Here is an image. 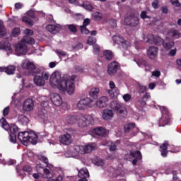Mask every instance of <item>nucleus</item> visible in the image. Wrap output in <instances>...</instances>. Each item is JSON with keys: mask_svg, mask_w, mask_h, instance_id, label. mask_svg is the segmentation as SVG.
<instances>
[{"mask_svg": "<svg viewBox=\"0 0 181 181\" xmlns=\"http://www.w3.org/2000/svg\"><path fill=\"white\" fill-rule=\"evenodd\" d=\"M10 141L13 143L15 144L16 142V134H10Z\"/></svg>", "mask_w": 181, "mask_h": 181, "instance_id": "0e129e2a", "label": "nucleus"}, {"mask_svg": "<svg viewBox=\"0 0 181 181\" xmlns=\"http://www.w3.org/2000/svg\"><path fill=\"white\" fill-rule=\"evenodd\" d=\"M140 16H141V19H146L148 18H150L149 16H148L146 15V11H142Z\"/></svg>", "mask_w": 181, "mask_h": 181, "instance_id": "338daca9", "label": "nucleus"}, {"mask_svg": "<svg viewBox=\"0 0 181 181\" xmlns=\"http://www.w3.org/2000/svg\"><path fill=\"white\" fill-rule=\"evenodd\" d=\"M59 141L63 145H70L73 142V138H71V134L66 133L65 134L61 135L59 136Z\"/></svg>", "mask_w": 181, "mask_h": 181, "instance_id": "2eb2a0df", "label": "nucleus"}, {"mask_svg": "<svg viewBox=\"0 0 181 181\" xmlns=\"http://www.w3.org/2000/svg\"><path fill=\"white\" fill-rule=\"evenodd\" d=\"M152 76L154 77H160V71H154L152 72Z\"/></svg>", "mask_w": 181, "mask_h": 181, "instance_id": "774afa93", "label": "nucleus"}, {"mask_svg": "<svg viewBox=\"0 0 181 181\" xmlns=\"http://www.w3.org/2000/svg\"><path fill=\"white\" fill-rule=\"evenodd\" d=\"M84 153H90L92 151H95V146L88 144L87 146H83Z\"/></svg>", "mask_w": 181, "mask_h": 181, "instance_id": "473e14b6", "label": "nucleus"}, {"mask_svg": "<svg viewBox=\"0 0 181 181\" xmlns=\"http://www.w3.org/2000/svg\"><path fill=\"white\" fill-rule=\"evenodd\" d=\"M110 151L111 152H114V151H117V144H115V143H111L110 146Z\"/></svg>", "mask_w": 181, "mask_h": 181, "instance_id": "bf43d9fd", "label": "nucleus"}, {"mask_svg": "<svg viewBox=\"0 0 181 181\" xmlns=\"http://www.w3.org/2000/svg\"><path fill=\"white\" fill-rule=\"evenodd\" d=\"M40 169H42V170L44 172L43 177H45V179H52V177H53V176H54L53 171H52L49 169L45 168V167H43V165L42 163L37 164L36 170L38 172H40Z\"/></svg>", "mask_w": 181, "mask_h": 181, "instance_id": "f8f14e48", "label": "nucleus"}, {"mask_svg": "<svg viewBox=\"0 0 181 181\" xmlns=\"http://www.w3.org/2000/svg\"><path fill=\"white\" fill-rule=\"evenodd\" d=\"M107 104H108V98L106 96H102L96 101L98 108H105Z\"/></svg>", "mask_w": 181, "mask_h": 181, "instance_id": "a211bd4d", "label": "nucleus"}, {"mask_svg": "<svg viewBox=\"0 0 181 181\" xmlns=\"http://www.w3.org/2000/svg\"><path fill=\"white\" fill-rule=\"evenodd\" d=\"M136 64L139 66V67H146V66H149V64L146 62L144 59H139L138 62H136Z\"/></svg>", "mask_w": 181, "mask_h": 181, "instance_id": "79ce46f5", "label": "nucleus"}, {"mask_svg": "<svg viewBox=\"0 0 181 181\" xmlns=\"http://www.w3.org/2000/svg\"><path fill=\"white\" fill-rule=\"evenodd\" d=\"M78 177H90V174L88 173V170L87 168H81L78 171Z\"/></svg>", "mask_w": 181, "mask_h": 181, "instance_id": "c756f323", "label": "nucleus"}, {"mask_svg": "<svg viewBox=\"0 0 181 181\" xmlns=\"http://www.w3.org/2000/svg\"><path fill=\"white\" fill-rule=\"evenodd\" d=\"M110 108L116 112L117 115H121L127 112V108L122 104L117 101H112L110 103Z\"/></svg>", "mask_w": 181, "mask_h": 181, "instance_id": "1a4fd4ad", "label": "nucleus"}, {"mask_svg": "<svg viewBox=\"0 0 181 181\" xmlns=\"http://www.w3.org/2000/svg\"><path fill=\"white\" fill-rule=\"evenodd\" d=\"M168 146H169V143L166 141H164L163 144L160 146L161 156H163V158L168 156Z\"/></svg>", "mask_w": 181, "mask_h": 181, "instance_id": "5701e85b", "label": "nucleus"}, {"mask_svg": "<svg viewBox=\"0 0 181 181\" xmlns=\"http://www.w3.org/2000/svg\"><path fill=\"white\" fill-rule=\"evenodd\" d=\"M67 28L72 33H77V27L74 24L67 25Z\"/></svg>", "mask_w": 181, "mask_h": 181, "instance_id": "c03bdc74", "label": "nucleus"}, {"mask_svg": "<svg viewBox=\"0 0 181 181\" xmlns=\"http://www.w3.org/2000/svg\"><path fill=\"white\" fill-rule=\"evenodd\" d=\"M169 36H171V37H173V39H179L180 37V35L179 34V31L177 30H170L168 33Z\"/></svg>", "mask_w": 181, "mask_h": 181, "instance_id": "72a5a7b5", "label": "nucleus"}, {"mask_svg": "<svg viewBox=\"0 0 181 181\" xmlns=\"http://www.w3.org/2000/svg\"><path fill=\"white\" fill-rule=\"evenodd\" d=\"M33 107H35L33 100L28 98L24 101L23 110L26 112H30L31 111H33Z\"/></svg>", "mask_w": 181, "mask_h": 181, "instance_id": "4468645a", "label": "nucleus"}, {"mask_svg": "<svg viewBox=\"0 0 181 181\" xmlns=\"http://www.w3.org/2000/svg\"><path fill=\"white\" fill-rule=\"evenodd\" d=\"M134 128H135V124H134V123L125 124L124 125V132H131V131H132V129H134Z\"/></svg>", "mask_w": 181, "mask_h": 181, "instance_id": "58836bf2", "label": "nucleus"}, {"mask_svg": "<svg viewBox=\"0 0 181 181\" xmlns=\"http://www.w3.org/2000/svg\"><path fill=\"white\" fill-rule=\"evenodd\" d=\"M103 57L107 60V62H110V60H112L114 54H112V52L110 50H105L103 51Z\"/></svg>", "mask_w": 181, "mask_h": 181, "instance_id": "cd10ccee", "label": "nucleus"}, {"mask_svg": "<svg viewBox=\"0 0 181 181\" xmlns=\"http://www.w3.org/2000/svg\"><path fill=\"white\" fill-rule=\"evenodd\" d=\"M132 96L130 94H125L123 95V100L127 103V101H129V100H131Z\"/></svg>", "mask_w": 181, "mask_h": 181, "instance_id": "e2e57ef3", "label": "nucleus"}, {"mask_svg": "<svg viewBox=\"0 0 181 181\" xmlns=\"http://www.w3.org/2000/svg\"><path fill=\"white\" fill-rule=\"evenodd\" d=\"M93 134L98 136H107V129L104 127H98L93 129Z\"/></svg>", "mask_w": 181, "mask_h": 181, "instance_id": "aec40b11", "label": "nucleus"}, {"mask_svg": "<svg viewBox=\"0 0 181 181\" xmlns=\"http://www.w3.org/2000/svg\"><path fill=\"white\" fill-rule=\"evenodd\" d=\"M124 22L131 28H136L139 25V18L135 14L130 13L124 18Z\"/></svg>", "mask_w": 181, "mask_h": 181, "instance_id": "9d476101", "label": "nucleus"}, {"mask_svg": "<svg viewBox=\"0 0 181 181\" xmlns=\"http://www.w3.org/2000/svg\"><path fill=\"white\" fill-rule=\"evenodd\" d=\"M148 56L149 59H153L158 56V48L156 47H150L148 50Z\"/></svg>", "mask_w": 181, "mask_h": 181, "instance_id": "412c9836", "label": "nucleus"}, {"mask_svg": "<svg viewBox=\"0 0 181 181\" xmlns=\"http://www.w3.org/2000/svg\"><path fill=\"white\" fill-rule=\"evenodd\" d=\"M26 43L28 45H34L35 39L30 37H24L21 41H20L16 45V53L18 56H21L22 54H26L28 52V47H26Z\"/></svg>", "mask_w": 181, "mask_h": 181, "instance_id": "f03ea898", "label": "nucleus"}, {"mask_svg": "<svg viewBox=\"0 0 181 181\" xmlns=\"http://www.w3.org/2000/svg\"><path fill=\"white\" fill-rule=\"evenodd\" d=\"M20 33H21V29L19 28H13L12 31V36H13V37H16L18 35H20Z\"/></svg>", "mask_w": 181, "mask_h": 181, "instance_id": "8fccbe9b", "label": "nucleus"}, {"mask_svg": "<svg viewBox=\"0 0 181 181\" xmlns=\"http://www.w3.org/2000/svg\"><path fill=\"white\" fill-rule=\"evenodd\" d=\"M25 35H26V37H29V36H32L33 35V30H29V29H25L24 30Z\"/></svg>", "mask_w": 181, "mask_h": 181, "instance_id": "6e6d98bb", "label": "nucleus"}, {"mask_svg": "<svg viewBox=\"0 0 181 181\" xmlns=\"http://www.w3.org/2000/svg\"><path fill=\"white\" fill-rule=\"evenodd\" d=\"M87 43L88 45H90V46H93V45L97 43V39H95V37H88Z\"/></svg>", "mask_w": 181, "mask_h": 181, "instance_id": "a18cd8bd", "label": "nucleus"}, {"mask_svg": "<svg viewBox=\"0 0 181 181\" xmlns=\"http://www.w3.org/2000/svg\"><path fill=\"white\" fill-rule=\"evenodd\" d=\"M102 118L105 121H109V119L114 118V111L110 109L103 110L102 112Z\"/></svg>", "mask_w": 181, "mask_h": 181, "instance_id": "f3484780", "label": "nucleus"}, {"mask_svg": "<svg viewBox=\"0 0 181 181\" xmlns=\"http://www.w3.org/2000/svg\"><path fill=\"white\" fill-rule=\"evenodd\" d=\"M98 94H100V88H92L89 91V95L92 97V98H97Z\"/></svg>", "mask_w": 181, "mask_h": 181, "instance_id": "c85d7f7f", "label": "nucleus"}, {"mask_svg": "<svg viewBox=\"0 0 181 181\" xmlns=\"http://www.w3.org/2000/svg\"><path fill=\"white\" fill-rule=\"evenodd\" d=\"M172 5L177 6V8L180 7L181 4L179 3V0H170Z\"/></svg>", "mask_w": 181, "mask_h": 181, "instance_id": "13d9d810", "label": "nucleus"}, {"mask_svg": "<svg viewBox=\"0 0 181 181\" xmlns=\"http://www.w3.org/2000/svg\"><path fill=\"white\" fill-rule=\"evenodd\" d=\"M3 49L4 50H6V52H10L12 53V48L11 47V44L8 42H0V50Z\"/></svg>", "mask_w": 181, "mask_h": 181, "instance_id": "393cba45", "label": "nucleus"}, {"mask_svg": "<svg viewBox=\"0 0 181 181\" xmlns=\"http://www.w3.org/2000/svg\"><path fill=\"white\" fill-rule=\"evenodd\" d=\"M27 15L30 18H32L33 19H34V18H35V11H33V9H30V11H28L27 12Z\"/></svg>", "mask_w": 181, "mask_h": 181, "instance_id": "4d7b16f0", "label": "nucleus"}, {"mask_svg": "<svg viewBox=\"0 0 181 181\" xmlns=\"http://www.w3.org/2000/svg\"><path fill=\"white\" fill-rule=\"evenodd\" d=\"M40 74H41V76L36 75L34 77V83L36 86H38V87H42L46 84V80H49V73L43 71V69H41Z\"/></svg>", "mask_w": 181, "mask_h": 181, "instance_id": "423d86ee", "label": "nucleus"}, {"mask_svg": "<svg viewBox=\"0 0 181 181\" xmlns=\"http://www.w3.org/2000/svg\"><path fill=\"white\" fill-rule=\"evenodd\" d=\"M22 21L24 22V23H26V25L33 26V21L30 18L28 17H23Z\"/></svg>", "mask_w": 181, "mask_h": 181, "instance_id": "37998d69", "label": "nucleus"}, {"mask_svg": "<svg viewBox=\"0 0 181 181\" xmlns=\"http://www.w3.org/2000/svg\"><path fill=\"white\" fill-rule=\"evenodd\" d=\"M120 45H122V47L124 49V50H127V49L129 47V42L125 40L123 42H122Z\"/></svg>", "mask_w": 181, "mask_h": 181, "instance_id": "3c124183", "label": "nucleus"}, {"mask_svg": "<svg viewBox=\"0 0 181 181\" xmlns=\"http://www.w3.org/2000/svg\"><path fill=\"white\" fill-rule=\"evenodd\" d=\"M38 117L40 119H42V121H46L47 119V111H46V109H39L37 112Z\"/></svg>", "mask_w": 181, "mask_h": 181, "instance_id": "a878e982", "label": "nucleus"}, {"mask_svg": "<svg viewBox=\"0 0 181 181\" xmlns=\"http://www.w3.org/2000/svg\"><path fill=\"white\" fill-rule=\"evenodd\" d=\"M81 6H82V8H84L85 9H86V11H91L93 9V6L91 4H90V3H88V2L83 3L81 5Z\"/></svg>", "mask_w": 181, "mask_h": 181, "instance_id": "ea45409f", "label": "nucleus"}, {"mask_svg": "<svg viewBox=\"0 0 181 181\" xmlns=\"http://www.w3.org/2000/svg\"><path fill=\"white\" fill-rule=\"evenodd\" d=\"M18 122L21 123V125H28L29 123V118L23 115L18 116Z\"/></svg>", "mask_w": 181, "mask_h": 181, "instance_id": "7c9ffc66", "label": "nucleus"}, {"mask_svg": "<svg viewBox=\"0 0 181 181\" xmlns=\"http://www.w3.org/2000/svg\"><path fill=\"white\" fill-rule=\"evenodd\" d=\"M163 46L164 48L166 49V50H170V49H172V47H173V46H175V42L168 41V40H166L163 42Z\"/></svg>", "mask_w": 181, "mask_h": 181, "instance_id": "2f4dec72", "label": "nucleus"}, {"mask_svg": "<svg viewBox=\"0 0 181 181\" xmlns=\"http://www.w3.org/2000/svg\"><path fill=\"white\" fill-rule=\"evenodd\" d=\"M0 125L6 131H10L11 134H16L18 131V128L16 124H12L9 125L6 119L4 117L0 119Z\"/></svg>", "mask_w": 181, "mask_h": 181, "instance_id": "0eeeda50", "label": "nucleus"}, {"mask_svg": "<svg viewBox=\"0 0 181 181\" xmlns=\"http://www.w3.org/2000/svg\"><path fill=\"white\" fill-rule=\"evenodd\" d=\"M115 43H117V45H121L122 42L125 40L122 35H115L112 37Z\"/></svg>", "mask_w": 181, "mask_h": 181, "instance_id": "f704fd0d", "label": "nucleus"}, {"mask_svg": "<svg viewBox=\"0 0 181 181\" xmlns=\"http://www.w3.org/2000/svg\"><path fill=\"white\" fill-rule=\"evenodd\" d=\"M55 52L58 54L59 59H62V56L63 57H64L66 56V54L65 52H64V51H62L61 49H57Z\"/></svg>", "mask_w": 181, "mask_h": 181, "instance_id": "603ef678", "label": "nucleus"}, {"mask_svg": "<svg viewBox=\"0 0 181 181\" xmlns=\"http://www.w3.org/2000/svg\"><path fill=\"white\" fill-rule=\"evenodd\" d=\"M18 138L22 144L25 145L28 142L33 145H36L37 141V135L33 132H21L18 133Z\"/></svg>", "mask_w": 181, "mask_h": 181, "instance_id": "7ed1b4c3", "label": "nucleus"}, {"mask_svg": "<svg viewBox=\"0 0 181 181\" xmlns=\"http://www.w3.org/2000/svg\"><path fill=\"white\" fill-rule=\"evenodd\" d=\"M6 35V28L4 25V23L0 21V37H4Z\"/></svg>", "mask_w": 181, "mask_h": 181, "instance_id": "c9c22d12", "label": "nucleus"}, {"mask_svg": "<svg viewBox=\"0 0 181 181\" xmlns=\"http://www.w3.org/2000/svg\"><path fill=\"white\" fill-rule=\"evenodd\" d=\"M23 170L24 172H26L27 173H30V172H32V168H30V166L29 165L24 166Z\"/></svg>", "mask_w": 181, "mask_h": 181, "instance_id": "680f3d73", "label": "nucleus"}, {"mask_svg": "<svg viewBox=\"0 0 181 181\" xmlns=\"http://www.w3.org/2000/svg\"><path fill=\"white\" fill-rule=\"evenodd\" d=\"M38 159L39 160H41V162H43V163H45L46 168H49V169H52L53 168V165L49 163V159L47 158L46 156L43 155H38Z\"/></svg>", "mask_w": 181, "mask_h": 181, "instance_id": "bb28decb", "label": "nucleus"}, {"mask_svg": "<svg viewBox=\"0 0 181 181\" xmlns=\"http://www.w3.org/2000/svg\"><path fill=\"white\" fill-rule=\"evenodd\" d=\"M46 29L48 32H50V33L56 35V33H58L59 30H60V25H48L46 26Z\"/></svg>", "mask_w": 181, "mask_h": 181, "instance_id": "4be33fe9", "label": "nucleus"}, {"mask_svg": "<svg viewBox=\"0 0 181 181\" xmlns=\"http://www.w3.org/2000/svg\"><path fill=\"white\" fill-rule=\"evenodd\" d=\"M74 149L78 153H81V155H84V146H74Z\"/></svg>", "mask_w": 181, "mask_h": 181, "instance_id": "e433bc0d", "label": "nucleus"}, {"mask_svg": "<svg viewBox=\"0 0 181 181\" xmlns=\"http://www.w3.org/2000/svg\"><path fill=\"white\" fill-rule=\"evenodd\" d=\"M119 69V64L114 61L112 63H110L107 66V73L110 74V76H114L118 71V69Z\"/></svg>", "mask_w": 181, "mask_h": 181, "instance_id": "ddd939ff", "label": "nucleus"}, {"mask_svg": "<svg viewBox=\"0 0 181 181\" xmlns=\"http://www.w3.org/2000/svg\"><path fill=\"white\" fill-rule=\"evenodd\" d=\"M92 18L95 21H100L103 18V15L99 12H95L92 14Z\"/></svg>", "mask_w": 181, "mask_h": 181, "instance_id": "49530a36", "label": "nucleus"}, {"mask_svg": "<svg viewBox=\"0 0 181 181\" xmlns=\"http://www.w3.org/2000/svg\"><path fill=\"white\" fill-rule=\"evenodd\" d=\"M92 103L93 99L90 98H83L76 103V107L79 110V111H84L85 110L91 108V107H93L91 105Z\"/></svg>", "mask_w": 181, "mask_h": 181, "instance_id": "6e6552de", "label": "nucleus"}, {"mask_svg": "<svg viewBox=\"0 0 181 181\" xmlns=\"http://www.w3.org/2000/svg\"><path fill=\"white\" fill-rule=\"evenodd\" d=\"M146 90H148V87L145 86H142L139 84V94H144V93H146Z\"/></svg>", "mask_w": 181, "mask_h": 181, "instance_id": "de8ad7c7", "label": "nucleus"}, {"mask_svg": "<svg viewBox=\"0 0 181 181\" xmlns=\"http://www.w3.org/2000/svg\"><path fill=\"white\" fill-rule=\"evenodd\" d=\"M109 25L111 26V28H117V21L114 19H111L109 21Z\"/></svg>", "mask_w": 181, "mask_h": 181, "instance_id": "052dcab7", "label": "nucleus"}, {"mask_svg": "<svg viewBox=\"0 0 181 181\" xmlns=\"http://www.w3.org/2000/svg\"><path fill=\"white\" fill-rule=\"evenodd\" d=\"M93 47L94 54H98V53H100V45H93Z\"/></svg>", "mask_w": 181, "mask_h": 181, "instance_id": "5fc2aeb1", "label": "nucleus"}, {"mask_svg": "<svg viewBox=\"0 0 181 181\" xmlns=\"http://www.w3.org/2000/svg\"><path fill=\"white\" fill-rule=\"evenodd\" d=\"M75 80L76 76L64 75L62 76V74L59 71L54 72L49 78L50 84L52 87H57L58 90L62 93L66 91L69 95L74 94Z\"/></svg>", "mask_w": 181, "mask_h": 181, "instance_id": "f257e3e1", "label": "nucleus"}, {"mask_svg": "<svg viewBox=\"0 0 181 181\" xmlns=\"http://www.w3.org/2000/svg\"><path fill=\"white\" fill-rule=\"evenodd\" d=\"M131 156L133 158H136V159H142V154L141 153V151H136L133 153H130Z\"/></svg>", "mask_w": 181, "mask_h": 181, "instance_id": "a19ab883", "label": "nucleus"}, {"mask_svg": "<svg viewBox=\"0 0 181 181\" xmlns=\"http://www.w3.org/2000/svg\"><path fill=\"white\" fill-rule=\"evenodd\" d=\"M160 110L162 111L163 116L159 120L158 125L159 127H165V125H168V124L170 122V117L168 113V109H166V107H163L160 108Z\"/></svg>", "mask_w": 181, "mask_h": 181, "instance_id": "9b49d317", "label": "nucleus"}, {"mask_svg": "<svg viewBox=\"0 0 181 181\" xmlns=\"http://www.w3.org/2000/svg\"><path fill=\"white\" fill-rule=\"evenodd\" d=\"M153 42L156 45V46H160L162 45H163V39H162L160 37H154Z\"/></svg>", "mask_w": 181, "mask_h": 181, "instance_id": "4c0bfd02", "label": "nucleus"}, {"mask_svg": "<svg viewBox=\"0 0 181 181\" xmlns=\"http://www.w3.org/2000/svg\"><path fill=\"white\" fill-rule=\"evenodd\" d=\"M51 101L56 107H60L63 104V99L58 93H54L51 97Z\"/></svg>", "mask_w": 181, "mask_h": 181, "instance_id": "dca6fc26", "label": "nucleus"}, {"mask_svg": "<svg viewBox=\"0 0 181 181\" xmlns=\"http://www.w3.org/2000/svg\"><path fill=\"white\" fill-rule=\"evenodd\" d=\"M109 86L112 90H115V91H116V94H118V93H119V91L117 90V88H115V83H114V81H110L109 83Z\"/></svg>", "mask_w": 181, "mask_h": 181, "instance_id": "864d4df0", "label": "nucleus"}, {"mask_svg": "<svg viewBox=\"0 0 181 181\" xmlns=\"http://www.w3.org/2000/svg\"><path fill=\"white\" fill-rule=\"evenodd\" d=\"M8 114H9V107H5L3 110V115L4 117H6V115H8Z\"/></svg>", "mask_w": 181, "mask_h": 181, "instance_id": "69168bd1", "label": "nucleus"}, {"mask_svg": "<svg viewBox=\"0 0 181 181\" xmlns=\"http://www.w3.org/2000/svg\"><path fill=\"white\" fill-rule=\"evenodd\" d=\"M77 123L80 128H86L94 124V117L90 115H81L78 117Z\"/></svg>", "mask_w": 181, "mask_h": 181, "instance_id": "20e7f679", "label": "nucleus"}, {"mask_svg": "<svg viewBox=\"0 0 181 181\" xmlns=\"http://www.w3.org/2000/svg\"><path fill=\"white\" fill-rule=\"evenodd\" d=\"M78 118L76 116L69 115L66 117V122L69 125H74L78 122Z\"/></svg>", "mask_w": 181, "mask_h": 181, "instance_id": "b1692460", "label": "nucleus"}, {"mask_svg": "<svg viewBox=\"0 0 181 181\" xmlns=\"http://www.w3.org/2000/svg\"><path fill=\"white\" fill-rule=\"evenodd\" d=\"M81 32L83 35H88L90 33V30L87 29V27L81 25L80 26Z\"/></svg>", "mask_w": 181, "mask_h": 181, "instance_id": "09e8293b", "label": "nucleus"}, {"mask_svg": "<svg viewBox=\"0 0 181 181\" xmlns=\"http://www.w3.org/2000/svg\"><path fill=\"white\" fill-rule=\"evenodd\" d=\"M21 67L24 70H28L29 74H39L42 73V69L36 68L35 64L28 59L23 61Z\"/></svg>", "mask_w": 181, "mask_h": 181, "instance_id": "39448f33", "label": "nucleus"}, {"mask_svg": "<svg viewBox=\"0 0 181 181\" xmlns=\"http://www.w3.org/2000/svg\"><path fill=\"white\" fill-rule=\"evenodd\" d=\"M15 70H16V67L15 66H8L7 67L1 66L0 67V71H4L6 74L11 75L15 73Z\"/></svg>", "mask_w": 181, "mask_h": 181, "instance_id": "6ab92c4d", "label": "nucleus"}]
</instances>
